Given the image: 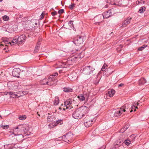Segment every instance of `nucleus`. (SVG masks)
Instances as JSON below:
<instances>
[{"label":"nucleus","mask_w":149,"mask_h":149,"mask_svg":"<svg viewBox=\"0 0 149 149\" xmlns=\"http://www.w3.org/2000/svg\"><path fill=\"white\" fill-rule=\"evenodd\" d=\"M89 110V108L86 106H82L76 109L72 113L73 117L76 119L81 118L86 114Z\"/></svg>","instance_id":"1"},{"label":"nucleus","mask_w":149,"mask_h":149,"mask_svg":"<svg viewBox=\"0 0 149 149\" xmlns=\"http://www.w3.org/2000/svg\"><path fill=\"white\" fill-rule=\"evenodd\" d=\"M115 13L114 9L112 8L109 10L108 11L104 13L102 15H100L96 16V18H101L103 17V18H108L110 17L113 15Z\"/></svg>","instance_id":"2"},{"label":"nucleus","mask_w":149,"mask_h":149,"mask_svg":"<svg viewBox=\"0 0 149 149\" xmlns=\"http://www.w3.org/2000/svg\"><path fill=\"white\" fill-rule=\"evenodd\" d=\"M93 122V119L91 117L87 115L84 119V123L86 127H88L91 125Z\"/></svg>","instance_id":"3"},{"label":"nucleus","mask_w":149,"mask_h":149,"mask_svg":"<svg viewBox=\"0 0 149 149\" xmlns=\"http://www.w3.org/2000/svg\"><path fill=\"white\" fill-rule=\"evenodd\" d=\"M95 70L92 66H86L83 69V72L86 75H89L93 74Z\"/></svg>","instance_id":"4"},{"label":"nucleus","mask_w":149,"mask_h":149,"mask_svg":"<svg viewBox=\"0 0 149 149\" xmlns=\"http://www.w3.org/2000/svg\"><path fill=\"white\" fill-rule=\"evenodd\" d=\"M83 37L82 36H78L74 38L73 42L76 45L79 46L83 43Z\"/></svg>","instance_id":"5"},{"label":"nucleus","mask_w":149,"mask_h":149,"mask_svg":"<svg viewBox=\"0 0 149 149\" xmlns=\"http://www.w3.org/2000/svg\"><path fill=\"white\" fill-rule=\"evenodd\" d=\"M77 59L78 57L76 56L73 55L68 58L67 61L65 63V65H72L73 63L77 61Z\"/></svg>","instance_id":"6"},{"label":"nucleus","mask_w":149,"mask_h":149,"mask_svg":"<svg viewBox=\"0 0 149 149\" xmlns=\"http://www.w3.org/2000/svg\"><path fill=\"white\" fill-rule=\"evenodd\" d=\"M22 126L21 125H19L18 126L16 127L15 128L14 130H13V133L14 134L15 136H18V135H20L21 137H22V138H23V136L21 134H18L19 133V131L18 129H19V131L20 130H21V128L22 127H21Z\"/></svg>","instance_id":"7"},{"label":"nucleus","mask_w":149,"mask_h":149,"mask_svg":"<svg viewBox=\"0 0 149 149\" xmlns=\"http://www.w3.org/2000/svg\"><path fill=\"white\" fill-rule=\"evenodd\" d=\"M122 112H128L131 109L130 104L126 103L120 108Z\"/></svg>","instance_id":"8"},{"label":"nucleus","mask_w":149,"mask_h":149,"mask_svg":"<svg viewBox=\"0 0 149 149\" xmlns=\"http://www.w3.org/2000/svg\"><path fill=\"white\" fill-rule=\"evenodd\" d=\"M113 1L114 2H113L112 1H110V0H108L107 3L111 5H115L118 6H120L122 3L120 2L121 1V0H113Z\"/></svg>","instance_id":"9"},{"label":"nucleus","mask_w":149,"mask_h":149,"mask_svg":"<svg viewBox=\"0 0 149 149\" xmlns=\"http://www.w3.org/2000/svg\"><path fill=\"white\" fill-rule=\"evenodd\" d=\"M26 36L25 35L23 34L17 37V41L19 44H20L24 42L26 39Z\"/></svg>","instance_id":"10"},{"label":"nucleus","mask_w":149,"mask_h":149,"mask_svg":"<svg viewBox=\"0 0 149 149\" xmlns=\"http://www.w3.org/2000/svg\"><path fill=\"white\" fill-rule=\"evenodd\" d=\"M20 72V69L19 68H15L13 70L12 72V74L13 77H19Z\"/></svg>","instance_id":"11"},{"label":"nucleus","mask_w":149,"mask_h":149,"mask_svg":"<svg viewBox=\"0 0 149 149\" xmlns=\"http://www.w3.org/2000/svg\"><path fill=\"white\" fill-rule=\"evenodd\" d=\"M72 101L71 100H68L64 102V106L66 107V109H71L73 108L72 107L70 106V105L72 104Z\"/></svg>","instance_id":"12"},{"label":"nucleus","mask_w":149,"mask_h":149,"mask_svg":"<svg viewBox=\"0 0 149 149\" xmlns=\"http://www.w3.org/2000/svg\"><path fill=\"white\" fill-rule=\"evenodd\" d=\"M62 139L63 141L68 143L70 142L71 141V138L68 134L63 135Z\"/></svg>","instance_id":"13"},{"label":"nucleus","mask_w":149,"mask_h":149,"mask_svg":"<svg viewBox=\"0 0 149 149\" xmlns=\"http://www.w3.org/2000/svg\"><path fill=\"white\" fill-rule=\"evenodd\" d=\"M88 97V94H84L83 95L81 94L77 96V97L81 101L85 100L86 98Z\"/></svg>","instance_id":"14"},{"label":"nucleus","mask_w":149,"mask_h":149,"mask_svg":"<svg viewBox=\"0 0 149 149\" xmlns=\"http://www.w3.org/2000/svg\"><path fill=\"white\" fill-rule=\"evenodd\" d=\"M47 79H44L42 80H41L40 81V83L42 85H45L47 84L49 86H51L53 85V83H49V81H46Z\"/></svg>","instance_id":"15"},{"label":"nucleus","mask_w":149,"mask_h":149,"mask_svg":"<svg viewBox=\"0 0 149 149\" xmlns=\"http://www.w3.org/2000/svg\"><path fill=\"white\" fill-rule=\"evenodd\" d=\"M131 19L132 17H128L123 22L122 26L123 27H126L127 24L130 23Z\"/></svg>","instance_id":"16"},{"label":"nucleus","mask_w":149,"mask_h":149,"mask_svg":"<svg viewBox=\"0 0 149 149\" xmlns=\"http://www.w3.org/2000/svg\"><path fill=\"white\" fill-rule=\"evenodd\" d=\"M115 91L113 89H111L108 91L107 93H106L107 96H109V97H111L113 96L115 94Z\"/></svg>","instance_id":"17"},{"label":"nucleus","mask_w":149,"mask_h":149,"mask_svg":"<svg viewBox=\"0 0 149 149\" xmlns=\"http://www.w3.org/2000/svg\"><path fill=\"white\" fill-rule=\"evenodd\" d=\"M22 128H21V130H23L25 133V134L26 132H27L29 130V128L28 126L26 125H21Z\"/></svg>","instance_id":"18"},{"label":"nucleus","mask_w":149,"mask_h":149,"mask_svg":"<svg viewBox=\"0 0 149 149\" xmlns=\"http://www.w3.org/2000/svg\"><path fill=\"white\" fill-rule=\"evenodd\" d=\"M56 117L54 116H48L47 118V121L49 123L56 120Z\"/></svg>","instance_id":"19"},{"label":"nucleus","mask_w":149,"mask_h":149,"mask_svg":"<svg viewBox=\"0 0 149 149\" xmlns=\"http://www.w3.org/2000/svg\"><path fill=\"white\" fill-rule=\"evenodd\" d=\"M122 113V111H121V109L120 108L119 110L116 111L114 112V116L116 117L119 116Z\"/></svg>","instance_id":"20"},{"label":"nucleus","mask_w":149,"mask_h":149,"mask_svg":"<svg viewBox=\"0 0 149 149\" xmlns=\"http://www.w3.org/2000/svg\"><path fill=\"white\" fill-rule=\"evenodd\" d=\"M121 142L120 140L116 141L114 143V146L115 148H118L121 145Z\"/></svg>","instance_id":"21"},{"label":"nucleus","mask_w":149,"mask_h":149,"mask_svg":"<svg viewBox=\"0 0 149 149\" xmlns=\"http://www.w3.org/2000/svg\"><path fill=\"white\" fill-rule=\"evenodd\" d=\"M146 82V81L144 78L141 79L139 81V84L140 85H143Z\"/></svg>","instance_id":"22"},{"label":"nucleus","mask_w":149,"mask_h":149,"mask_svg":"<svg viewBox=\"0 0 149 149\" xmlns=\"http://www.w3.org/2000/svg\"><path fill=\"white\" fill-rule=\"evenodd\" d=\"M121 1L122 4L120 6H127L128 4V2L127 0H121Z\"/></svg>","instance_id":"23"},{"label":"nucleus","mask_w":149,"mask_h":149,"mask_svg":"<svg viewBox=\"0 0 149 149\" xmlns=\"http://www.w3.org/2000/svg\"><path fill=\"white\" fill-rule=\"evenodd\" d=\"M4 147L6 149H16L15 148L12 147L11 144L5 145Z\"/></svg>","instance_id":"24"},{"label":"nucleus","mask_w":149,"mask_h":149,"mask_svg":"<svg viewBox=\"0 0 149 149\" xmlns=\"http://www.w3.org/2000/svg\"><path fill=\"white\" fill-rule=\"evenodd\" d=\"M63 123V120H56V122L54 121V126H56L57 124H61Z\"/></svg>","instance_id":"25"},{"label":"nucleus","mask_w":149,"mask_h":149,"mask_svg":"<svg viewBox=\"0 0 149 149\" xmlns=\"http://www.w3.org/2000/svg\"><path fill=\"white\" fill-rule=\"evenodd\" d=\"M73 89L72 88H63V91L65 92H72Z\"/></svg>","instance_id":"26"},{"label":"nucleus","mask_w":149,"mask_h":149,"mask_svg":"<svg viewBox=\"0 0 149 149\" xmlns=\"http://www.w3.org/2000/svg\"><path fill=\"white\" fill-rule=\"evenodd\" d=\"M146 10V7L144 6L141 7L138 11V12L140 13H143L144 11L145 10Z\"/></svg>","instance_id":"27"},{"label":"nucleus","mask_w":149,"mask_h":149,"mask_svg":"<svg viewBox=\"0 0 149 149\" xmlns=\"http://www.w3.org/2000/svg\"><path fill=\"white\" fill-rule=\"evenodd\" d=\"M78 54L77 57H78V59L79 58L81 59L84 56V53L83 52H81L77 53Z\"/></svg>","instance_id":"28"},{"label":"nucleus","mask_w":149,"mask_h":149,"mask_svg":"<svg viewBox=\"0 0 149 149\" xmlns=\"http://www.w3.org/2000/svg\"><path fill=\"white\" fill-rule=\"evenodd\" d=\"M19 93H20V95H18L17 94H15V98L16 97H19L20 96H22L24 95H25L26 94V92H25L23 91L22 92L21 91H19Z\"/></svg>","instance_id":"29"},{"label":"nucleus","mask_w":149,"mask_h":149,"mask_svg":"<svg viewBox=\"0 0 149 149\" xmlns=\"http://www.w3.org/2000/svg\"><path fill=\"white\" fill-rule=\"evenodd\" d=\"M59 103V100L58 97H56L54 102V104L56 105L58 104Z\"/></svg>","instance_id":"30"},{"label":"nucleus","mask_w":149,"mask_h":149,"mask_svg":"<svg viewBox=\"0 0 149 149\" xmlns=\"http://www.w3.org/2000/svg\"><path fill=\"white\" fill-rule=\"evenodd\" d=\"M136 3L137 5H139L140 3L141 4H144L145 3V1L144 0H140L137 1L136 2Z\"/></svg>","instance_id":"31"},{"label":"nucleus","mask_w":149,"mask_h":149,"mask_svg":"<svg viewBox=\"0 0 149 149\" xmlns=\"http://www.w3.org/2000/svg\"><path fill=\"white\" fill-rule=\"evenodd\" d=\"M11 42L12 43V44L15 43V44H19L18 41H17V38L15 37V38L13 39Z\"/></svg>","instance_id":"32"},{"label":"nucleus","mask_w":149,"mask_h":149,"mask_svg":"<svg viewBox=\"0 0 149 149\" xmlns=\"http://www.w3.org/2000/svg\"><path fill=\"white\" fill-rule=\"evenodd\" d=\"M40 44L41 43H37V45L35 48V51L36 52H37L38 51Z\"/></svg>","instance_id":"33"},{"label":"nucleus","mask_w":149,"mask_h":149,"mask_svg":"<svg viewBox=\"0 0 149 149\" xmlns=\"http://www.w3.org/2000/svg\"><path fill=\"white\" fill-rule=\"evenodd\" d=\"M26 116L25 115L20 116L19 117V119L21 120H24L26 118Z\"/></svg>","instance_id":"34"},{"label":"nucleus","mask_w":149,"mask_h":149,"mask_svg":"<svg viewBox=\"0 0 149 149\" xmlns=\"http://www.w3.org/2000/svg\"><path fill=\"white\" fill-rule=\"evenodd\" d=\"M136 136V134H133L131 135L130 136V139H132V140L133 141L135 140V138Z\"/></svg>","instance_id":"35"},{"label":"nucleus","mask_w":149,"mask_h":149,"mask_svg":"<svg viewBox=\"0 0 149 149\" xmlns=\"http://www.w3.org/2000/svg\"><path fill=\"white\" fill-rule=\"evenodd\" d=\"M1 127L3 128L4 129H8L9 127V125H3V124H1Z\"/></svg>","instance_id":"36"},{"label":"nucleus","mask_w":149,"mask_h":149,"mask_svg":"<svg viewBox=\"0 0 149 149\" xmlns=\"http://www.w3.org/2000/svg\"><path fill=\"white\" fill-rule=\"evenodd\" d=\"M9 95H11L10 97L12 98H15V93L12 92H10Z\"/></svg>","instance_id":"37"},{"label":"nucleus","mask_w":149,"mask_h":149,"mask_svg":"<svg viewBox=\"0 0 149 149\" xmlns=\"http://www.w3.org/2000/svg\"><path fill=\"white\" fill-rule=\"evenodd\" d=\"M54 78V75L52 74V75H50L49 76V79L48 80L49 81V83H51V81H54V79H53V78Z\"/></svg>","instance_id":"38"},{"label":"nucleus","mask_w":149,"mask_h":149,"mask_svg":"<svg viewBox=\"0 0 149 149\" xmlns=\"http://www.w3.org/2000/svg\"><path fill=\"white\" fill-rule=\"evenodd\" d=\"M4 21H7L9 19V17L7 15H4L2 17Z\"/></svg>","instance_id":"39"},{"label":"nucleus","mask_w":149,"mask_h":149,"mask_svg":"<svg viewBox=\"0 0 149 149\" xmlns=\"http://www.w3.org/2000/svg\"><path fill=\"white\" fill-rule=\"evenodd\" d=\"M124 143L126 145L128 146L131 143V141L129 140H125Z\"/></svg>","instance_id":"40"},{"label":"nucleus","mask_w":149,"mask_h":149,"mask_svg":"<svg viewBox=\"0 0 149 149\" xmlns=\"http://www.w3.org/2000/svg\"><path fill=\"white\" fill-rule=\"evenodd\" d=\"M107 66V64L106 63H104L101 69L103 71H104L105 70V69H106V67Z\"/></svg>","instance_id":"41"},{"label":"nucleus","mask_w":149,"mask_h":149,"mask_svg":"<svg viewBox=\"0 0 149 149\" xmlns=\"http://www.w3.org/2000/svg\"><path fill=\"white\" fill-rule=\"evenodd\" d=\"M74 5L75 4L74 3H71V5H69V8L71 9H72L74 7Z\"/></svg>","instance_id":"42"},{"label":"nucleus","mask_w":149,"mask_h":149,"mask_svg":"<svg viewBox=\"0 0 149 149\" xmlns=\"http://www.w3.org/2000/svg\"><path fill=\"white\" fill-rule=\"evenodd\" d=\"M3 42L5 43L6 44H10L11 45H12V43L9 41L7 40H4Z\"/></svg>","instance_id":"43"},{"label":"nucleus","mask_w":149,"mask_h":149,"mask_svg":"<svg viewBox=\"0 0 149 149\" xmlns=\"http://www.w3.org/2000/svg\"><path fill=\"white\" fill-rule=\"evenodd\" d=\"M64 12V10L63 9H61L59 10L58 12V13L61 14L63 13Z\"/></svg>","instance_id":"44"},{"label":"nucleus","mask_w":149,"mask_h":149,"mask_svg":"<svg viewBox=\"0 0 149 149\" xmlns=\"http://www.w3.org/2000/svg\"><path fill=\"white\" fill-rule=\"evenodd\" d=\"M72 22L73 21H71L68 23V25L71 27H73V24Z\"/></svg>","instance_id":"45"},{"label":"nucleus","mask_w":149,"mask_h":149,"mask_svg":"<svg viewBox=\"0 0 149 149\" xmlns=\"http://www.w3.org/2000/svg\"><path fill=\"white\" fill-rule=\"evenodd\" d=\"M135 106H134V105H132L131 107H130V108L132 109L130 111V112H132L133 111V109L135 108Z\"/></svg>","instance_id":"46"},{"label":"nucleus","mask_w":149,"mask_h":149,"mask_svg":"<svg viewBox=\"0 0 149 149\" xmlns=\"http://www.w3.org/2000/svg\"><path fill=\"white\" fill-rule=\"evenodd\" d=\"M57 14V12L56 11H54L51 13V14L53 16H55Z\"/></svg>","instance_id":"47"},{"label":"nucleus","mask_w":149,"mask_h":149,"mask_svg":"<svg viewBox=\"0 0 149 149\" xmlns=\"http://www.w3.org/2000/svg\"><path fill=\"white\" fill-rule=\"evenodd\" d=\"M143 49V47H139L138 49V50L139 51H141Z\"/></svg>","instance_id":"48"},{"label":"nucleus","mask_w":149,"mask_h":149,"mask_svg":"<svg viewBox=\"0 0 149 149\" xmlns=\"http://www.w3.org/2000/svg\"><path fill=\"white\" fill-rule=\"evenodd\" d=\"M124 85V84H119L118 86V87L119 88L123 86Z\"/></svg>","instance_id":"49"},{"label":"nucleus","mask_w":149,"mask_h":149,"mask_svg":"<svg viewBox=\"0 0 149 149\" xmlns=\"http://www.w3.org/2000/svg\"><path fill=\"white\" fill-rule=\"evenodd\" d=\"M125 130H124V129L123 128L121 129L120 130V132H124L125 131Z\"/></svg>","instance_id":"50"},{"label":"nucleus","mask_w":149,"mask_h":149,"mask_svg":"<svg viewBox=\"0 0 149 149\" xmlns=\"http://www.w3.org/2000/svg\"><path fill=\"white\" fill-rule=\"evenodd\" d=\"M53 74L54 75V77H55V76H57L58 75V73L57 72H55Z\"/></svg>","instance_id":"51"},{"label":"nucleus","mask_w":149,"mask_h":149,"mask_svg":"<svg viewBox=\"0 0 149 149\" xmlns=\"http://www.w3.org/2000/svg\"><path fill=\"white\" fill-rule=\"evenodd\" d=\"M125 130H127L128 129V127H127V126H125L123 128Z\"/></svg>","instance_id":"52"},{"label":"nucleus","mask_w":149,"mask_h":149,"mask_svg":"<svg viewBox=\"0 0 149 149\" xmlns=\"http://www.w3.org/2000/svg\"><path fill=\"white\" fill-rule=\"evenodd\" d=\"M41 18L42 19L44 17V14L42 13L41 15Z\"/></svg>","instance_id":"53"},{"label":"nucleus","mask_w":149,"mask_h":149,"mask_svg":"<svg viewBox=\"0 0 149 149\" xmlns=\"http://www.w3.org/2000/svg\"><path fill=\"white\" fill-rule=\"evenodd\" d=\"M41 41V38H39L38 40V42H37V43H40Z\"/></svg>","instance_id":"54"},{"label":"nucleus","mask_w":149,"mask_h":149,"mask_svg":"<svg viewBox=\"0 0 149 149\" xmlns=\"http://www.w3.org/2000/svg\"><path fill=\"white\" fill-rule=\"evenodd\" d=\"M147 46L146 45H143L142 46H141L142 47H143V49H144V48L146 47Z\"/></svg>","instance_id":"55"},{"label":"nucleus","mask_w":149,"mask_h":149,"mask_svg":"<svg viewBox=\"0 0 149 149\" xmlns=\"http://www.w3.org/2000/svg\"><path fill=\"white\" fill-rule=\"evenodd\" d=\"M63 70H59V73H61L62 72Z\"/></svg>","instance_id":"56"},{"label":"nucleus","mask_w":149,"mask_h":149,"mask_svg":"<svg viewBox=\"0 0 149 149\" xmlns=\"http://www.w3.org/2000/svg\"><path fill=\"white\" fill-rule=\"evenodd\" d=\"M9 93H10V92H6V95H7L8 94H9Z\"/></svg>","instance_id":"57"},{"label":"nucleus","mask_w":149,"mask_h":149,"mask_svg":"<svg viewBox=\"0 0 149 149\" xmlns=\"http://www.w3.org/2000/svg\"><path fill=\"white\" fill-rule=\"evenodd\" d=\"M108 7V6H107V5H106L105 6V7L106 8H107V7Z\"/></svg>","instance_id":"58"},{"label":"nucleus","mask_w":149,"mask_h":149,"mask_svg":"<svg viewBox=\"0 0 149 149\" xmlns=\"http://www.w3.org/2000/svg\"><path fill=\"white\" fill-rule=\"evenodd\" d=\"M37 114H38V116H40V114L38 113V112H37Z\"/></svg>","instance_id":"59"},{"label":"nucleus","mask_w":149,"mask_h":149,"mask_svg":"<svg viewBox=\"0 0 149 149\" xmlns=\"http://www.w3.org/2000/svg\"><path fill=\"white\" fill-rule=\"evenodd\" d=\"M134 104L135 105H136V104H137V105H138V104H139V103H137V102L136 104H135V103H134Z\"/></svg>","instance_id":"60"},{"label":"nucleus","mask_w":149,"mask_h":149,"mask_svg":"<svg viewBox=\"0 0 149 149\" xmlns=\"http://www.w3.org/2000/svg\"><path fill=\"white\" fill-rule=\"evenodd\" d=\"M135 108L136 109H138V107H135Z\"/></svg>","instance_id":"61"},{"label":"nucleus","mask_w":149,"mask_h":149,"mask_svg":"<svg viewBox=\"0 0 149 149\" xmlns=\"http://www.w3.org/2000/svg\"><path fill=\"white\" fill-rule=\"evenodd\" d=\"M63 110H65V108H63Z\"/></svg>","instance_id":"62"},{"label":"nucleus","mask_w":149,"mask_h":149,"mask_svg":"<svg viewBox=\"0 0 149 149\" xmlns=\"http://www.w3.org/2000/svg\"><path fill=\"white\" fill-rule=\"evenodd\" d=\"M62 109V108H61V107H60L59 108V109Z\"/></svg>","instance_id":"63"},{"label":"nucleus","mask_w":149,"mask_h":149,"mask_svg":"<svg viewBox=\"0 0 149 149\" xmlns=\"http://www.w3.org/2000/svg\"><path fill=\"white\" fill-rule=\"evenodd\" d=\"M61 4L63 6V4H62V1L61 2Z\"/></svg>","instance_id":"64"}]
</instances>
